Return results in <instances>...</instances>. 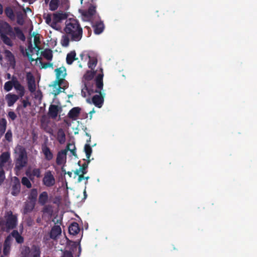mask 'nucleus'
Segmentation results:
<instances>
[{
  "mask_svg": "<svg viewBox=\"0 0 257 257\" xmlns=\"http://www.w3.org/2000/svg\"><path fill=\"white\" fill-rule=\"evenodd\" d=\"M64 34L62 36L60 43L63 47H67L70 41L79 42L83 35V29L78 20L70 19L65 22Z\"/></svg>",
  "mask_w": 257,
  "mask_h": 257,
  "instance_id": "nucleus-1",
  "label": "nucleus"
},
{
  "mask_svg": "<svg viewBox=\"0 0 257 257\" xmlns=\"http://www.w3.org/2000/svg\"><path fill=\"white\" fill-rule=\"evenodd\" d=\"M16 37L23 41L26 39L25 35L19 27L13 28L8 22H0V38L5 44L13 46V43L11 39H15Z\"/></svg>",
  "mask_w": 257,
  "mask_h": 257,
  "instance_id": "nucleus-2",
  "label": "nucleus"
},
{
  "mask_svg": "<svg viewBox=\"0 0 257 257\" xmlns=\"http://www.w3.org/2000/svg\"><path fill=\"white\" fill-rule=\"evenodd\" d=\"M96 7L90 5L87 10L82 12V16L84 21L90 22L93 28L94 33L99 35L104 29V25L98 14L96 12Z\"/></svg>",
  "mask_w": 257,
  "mask_h": 257,
  "instance_id": "nucleus-3",
  "label": "nucleus"
},
{
  "mask_svg": "<svg viewBox=\"0 0 257 257\" xmlns=\"http://www.w3.org/2000/svg\"><path fill=\"white\" fill-rule=\"evenodd\" d=\"M5 217V220H0V230L8 233L16 227L18 221L17 217L10 211L7 213Z\"/></svg>",
  "mask_w": 257,
  "mask_h": 257,
  "instance_id": "nucleus-4",
  "label": "nucleus"
},
{
  "mask_svg": "<svg viewBox=\"0 0 257 257\" xmlns=\"http://www.w3.org/2000/svg\"><path fill=\"white\" fill-rule=\"evenodd\" d=\"M18 150V156L16 159L14 168L17 173L26 167L28 163V157L26 149L22 146H19Z\"/></svg>",
  "mask_w": 257,
  "mask_h": 257,
  "instance_id": "nucleus-5",
  "label": "nucleus"
},
{
  "mask_svg": "<svg viewBox=\"0 0 257 257\" xmlns=\"http://www.w3.org/2000/svg\"><path fill=\"white\" fill-rule=\"evenodd\" d=\"M13 87H14L16 91H20L21 97H23L25 95V87L20 83L15 76H13L11 80L8 81L5 83L4 88L6 91L9 92L12 89Z\"/></svg>",
  "mask_w": 257,
  "mask_h": 257,
  "instance_id": "nucleus-6",
  "label": "nucleus"
},
{
  "mask_svg": "<svg viewBox=\"0 0 257 257\" xmlns=\"http://www.w3.org/2000/svg\"><path fill=\"white\" fill-rule=\"evenodd\" d=\"M103 69L100 68V73L97 74L95 78V82L96 85V89L94 90L95 93L101 94V90L103 89Z\"/></svg>",
  "mask_w": 257,
  "mask_h": 257,
  "instance_id": "nucleus-7",
  "label": "nucleus"
},
{
  "mask_svg": "<svg viewBox=\"0 0 257 257\" xmlns=\"http://www.w3.org/2000/svg\"><path fill=\"white\" fill-rule=\"evenodd\" d=\"M42 182L43 185L48 187L54 185L55 179L51 171H48L45 172Z\"/></svg>",
  "mask_w": 257,
  "mask_h": 257,
  "instance_id": "nucleus-8",
  "label": "nucleus"
},
{
  "mask_svg": "<svg viewBox=\"0 0 257 257\" xmlns=\"http://www.w3.org/2000/svg\"><path fill=\"white\" fill-rule=\"evenodd\" d=\"M21 182L19 179L15 177L11 185V194L14 196H17L21 192Z\"/></svg>",
  "mask_w": 257,
  "mask_h": 257,
  "instance_id": "nucleus-9",
  "label": "nucleus"
},
{
  "mask_svg": "<svg viewBox=\"0 0 257 257\" xmlns=\"http://www.w3.org/2000/svg\"><path fill=\"white\" fill-rule=\"evenodd\" d=\"M18 95L9 93L6 96V100L7 102L8 106H12L19 99L21 98L20 95V91H17Z\"/></svg>",
  "mask_w": 257,
  "mask_h": 257,
  "instance_id": "nucleus-10",
  "label": "nucleus"
},
{
  "mask_svg": "<svg viewBox=\"0 0 257 257\" xmlns=\"http://www.w3.org/2000/svg\"><path fill=\"white\" fill-rule=\"evenodd\" d=\"M26 80L28 87L31 92H34L36 90V84L34 76L30 72L27 73Z\"/></svg>",
  "mask_w": 257,
  "mask_h": 257,
  "instance_id": "nucleus-11",
  "label": "nucleus"
},
{
  "mask_svg": "<svg viewBox=\"0 0 257 257\" xmlns=\"http://www.w3.org/2000/svg\"><path fill=\"white\" fill-rule=\"evenodd\" d=\"M61 110V107L55 104H51L49 107L48 114L51 118L55 119Z\"/></svg>",
  "mask_w": 257,
  "mask_h": 257,
  "instance_id": "nucleus-12",
  "label": "nucleus"
},
{
  "mask_svg": "<svg viewBox=\"0 0 257 257\" xmlns=\"http://www.w3.org/2000/svg\"><path fill=\"white\" fill-rule=\"evenodd\" d=\"M61 232L62 230L60 225H55L50 230V237L53 240H56L58 236L61 235Z\"/></svg>",
  "mask_w": 257,
  "mask_h": 257,
  "instance_id": "nucleus-13",
  "label": "nucleus"
},
{
  "mask_svg": "<svg viewBox=\"0 0 257 257\" xmlns=\"http://www.w3.org/2000/svg\"><path fill=\"white\" fill-rule=\"evenodd\" d=\"M67 150H62L57 153L56 162L58 165H61L66 162Z\"/></svg>",
  "mask_w": 257,
  "mask_h": 257,
  "instance_id": "nucleus-14",
  "label": "nucleus"
},
{
  "mask_svg": "<svg viewBox=\"0 0 257 257\" xmlns=\"http://www.w3.org/2000/svg\"><path fill=\"white\" fill-rule=\"evenodd\" d=\"M104 99L102 93L99 95L96 94L92 98L93 103L98 108H100L103 103Z\"/></svg>",
  "mask_w": 257,
  "mask_h": 257,
  "instance_id": "nucleus-15",
  "label": "nucleus"
},
{
  "mask_svg": "<svg viewBox=\"0 0 257 257\" xmlns=\"http://www.w3.org/2000/svg\"><path fill=\"white\" fill-rule=\"evenodd\" d=\"M42 153L44 155L45 159L48 161H51L53 158V153L50 150V148L46 145H42Z\"/></svg>",
  "mask_w": 257,
  "mask_h": 257,
  "instance_id": "nucleus-16",
  "label": "nucleus"
},
{
  "mask_svg": "<svg viewBox=\"0 0 257 257\" xmlns=\"http://www.w3.org/2000/svg\"><path fill=\"white\" fill-rule=\"evenodd\" d=\"M49 196L48 193L46 191H43L41 193L38 197V203L41 205L44 206L48 202Z\"/></svg>",
  "mask_w": 257,
  "mask_h": 257,
  "instance_id": "nucleus-17",
  "label": "nucleus"
},
{
  "mask_svg": "<svg viewBox=\"0 0 257 257\" xmlns=\"http://www.w3.org/2000/svg\"><path fill=\"white\" fill-rule=\"evenodd\" d=\"M11 237L9 235L6 237L4 243L3 254L5 255H7L9 254L11 249Z\"/></svg>",
  "mask_w": 257,
  "mask_h": 257,
  "instance_id": "nucleus-18",
  "label": "nucleus"
},
{
  "mask_svg": "<svg viewBox=\"0 0 257 257\" xmlns=\"http://www.w3.org/2000/svg\"><path fill=\"white\" fill-rule=\"evenodd\" d=\"M10 153L5 152L2 153L0 156V168H4L5 164L10 159Z\"/></svg>",
  "mask_w": 257,
  "mask_h": 257,
  "instance_id": "nucleus-19",
  "label": "nucleus"
},
{
  "mask_svg": "<svg viewBox=\"0 0 257 257\" xmlns=\"http://www.w3.org/2000/svg\"><path fill=\"white\" fill-rule=\"evenodd\" d=\"M68 231L70 234L75 235L80 231V228L78 224L76 222H72L69 226Z\"/></svg>",
  "mask_w": 257,
  "mask_h": 257,
  "instance_id": "nucleus-20",
  "label": "nucleus"
},
{
  "mask_svg": "<svg viewBox=\"0 0 257 257\" xmlns=\"http://www.w3.org/2000/svg\"><path fill=\"white\" fill-rule=\"evenodd\" d=\"M81 108L79 107L72 108L68 112V116L72 119H76L80 112Z\"/></svg>",
  "mask_w": 257,
  "mask_h": 257,
  "instance_id": "nucleus-21",
  "label": "nucleus"
},
{
  "mask_svg": "<svg viewBox=\"0 0 257 257\" xmlns=\"http://www.w3.org/2000/svg\"><path fill=\"white\" fill-rule=\"evenodd\" d=\"M57 140L60 144H63L66 141V135L63 128H59L57 134Z\"/></svg>",
  "mask_w": 257,
  "mask_h": 257,
  "instance_id": "nucleus-22",
  "label": "nucleus"
},
{
  "mask_svg": "<svg viewBox=\"0 0 257 257\" xmlns=\"http://www.w3.org/2000/svg\"><path fill=\"white\" fill-rule=\"evenodd\" d=\"M29 257H41V249L37 245H33L31 247Z\"/></svg>",
  "mask_w": 257,
  "mask_h": 257,
  "instance_id": "nucleus-23",
  "label": "nucleus"
},
{
  "mask_svg": "<svg viewBox=\"0 0 257 257\" xmlns=\"http://www.w3.org/2000/svg\"><path fill=\"white\" fill-rule=\"evenodd\" d=\"M6 59L9 62V63L13 66H15L16 64L15 58L14 54L8 50H6L4 52Z\"/></svg>",
  "mask_w": 257,
  "mask_h": 257,
  "instance_id": "nucleus-24",
  "label": "nucleus"
},
{
  "mask_svg": "<svg viewBox=\"0 0 257 257\" xmlns=\"http://www.w3.org/2000/svg\"><path fill=\"white\" fill-rule=\"evenodd\" d=\"M88 83L84 82V87L81 90V95L83 97L90 95L92 93H95L93 89L89 88L88 87Z\"/></svg>",
  "mask_w": 257,
  "mask_h": 257,
  "instance_id": "nucleus-25",
  "label": "nucleus"
},
{
  "mask_svg": "<svg viewBox=\"0 0 257 257\" xmlns=\"http://www.w3.org/2000/svg\"><path fill=\"white\" fill-rule=\"evenodd\" d=\"M41 171L40 168H34L33 169L31 174H29L28 172H26V174L29 177L31 180H33L34 178L33 177H36L37 178H40L41 177Z\"/></svg>",
  "mask_w": 257,
  "mask_h": 257,
  "instance_id": "nucleus-26",
  "label": "nucleus"
},
{
  "mask_svg": "<svg viewBox=\"0 0 257 257\" xmlns=\"http://www.w3.org/2000/svg\"><path fill=\"white\" fill-rule=\"evenodd\" d=\"M38 194V189L37 188H33L31 189L28 194V200L29 201H32L36 202Z\"/></svg>",
  "mask_w": 257,
  "mask_h": 257,
  "instance_id": "nucleus-27",
  "label": "nucleus"
},
{
  "mask_svg": "<svg viewBox=\"0 0 257 257\" xmlns=\"http://www.w3.org/2000/svg\"><path fill=\"white\" fill-rule=\"evenodd\" d=\"M35 202L29 201L26 202L25 204L24 211L26 213L31 212L33 211L36 205Z\"/></svg>",
  "mask_w": 257,
  "mask_h": 257,
  "instance_id": "nucleus-28",
  "label": "nucleus"
},
{
  "mask_svg": "<svg viewBox=\"0 0 257 257\" xmlns=\"http://www.w3.org/2000/svg\"><path fill=\"white\" fill-rule=\"evenodd\" d=\"M67 15L65 13H56L53 14V20L58 23L61 22L62 20H65L67 18Z\"/></svg>",
  "mask_w": 257,
  "mask_h": 257,
  "instance_id": "nucleus-29",
  "label": "nucleus"
},
{
  "mask_svg": "<svg viewBox=\"0 0 257 257\" xmlns=\"http://www.w3.org/2000/svg\"><path fill=\"white\" fill-rule=\"evenodd\" d=\"M10 235H12L15 238L16 242L18 243H22L24 242V239L23 237L19 233L17 230H13Z\"/></svg>",
  "mask_w": 257,
  "mask_h": 257,
  "instance_id": "nucleus-30",
  "label": "nucleus"
},
{
  "mask_svg": "<svg viewBox=\"0 0 257 257\" xmlns=\"http://www.w3.org/2000/svg\"><path fill=\"white\" fill-rule=\"evenodd\" d=\"M76 52L75 51H72L70 53H68L66 56V62L68 65L72 64L74 60L77 59L76 58Z\"/></svg>",
  "mask_w": 257,
  "mask_h": 257,
  "instance_id": "nucleus-31",
  "label": "nucleus"
},
{
  "mask_svg": "<svg viewBox=\"0 0 257 257\" xmlns=\"http://www.w3.org/2000/svg\"><path fill=\"white\" fill-rule=\"evenodd\" d=\"M26 16V14L24 13L21 11L17 12L16 13L17 23L19 25L22 26L24 24L25 20L24 17Z\"/></svg>",
  "mask_w": 257,
  "mask_h": 257,
  "instance_id": "nucleus-32",
  "label": "nucleus"
},
{
  "mask_svg": "<svg viewBox=\"0 0 257 257\" xmlns=\"http://www.w3.org/2000/svg\"><path fill=\"white\" fill-rule=\"evenodd\" d=\"M56 74V77H63L65 78L67 73H66V69L65 67H61L58 68L55 70Z\"/></svg>",
  "mask_w": 257,
  "mask_h": 257,
  "instance_id": "nucleus-33",
  "label": "nucleus"
},
{
  "mask_svg": "<svg viewBox=\"0 0 257 257\" xmlns=\"http://www.w3.org/2000/svg\"><path fill=\"white\" fill-rule=\"evenodd\" d=\"M5 13L6 16L11 20L14 21L15 20V15L13 9L10 7H7L5 9Z\"/></svg>",
  "mask_w": 257,
  "mask_h": 257,
  "instance_id": "nucleus-34",
  "label": "nucleus"
},
{
  "mask_svg": "<svg viewBox=\"0 0 257 257\" xmlns=\"http://www.w3.org/2000/svg\"><path fill=\"white\" fill-rule=\"evenodd\" d=\"M95 74V72L91 70H87L83 75V82L89 81L93 79Z\"/></svg>",
  "mask_w": 257,
  "mask_h": 257,
  "instance_id": "nucleus-35",
  "label": "nucleus"
},
{
  "mask_svg": "<svg viewBox=\"0 0 257 257\" xmlns=\"http://www.w3.org/2000/svg\"><path fill=\"white\" fill-rule=\"evenodd\" d=\"M65 82V78L63 77H56V80L54 82V86L55 87L56 85H58L59 87V88H62L63 90L65 89V86H63L62 87L61 86L63 85V84Z\"/></svg>",
  "mask_w": 257,
  "mask_h": 257,
  "instance_id": "nucleus-36",
  "label": "nucleus"
},
{
  "mask_svg": "<svg viewBox=\"0 0 257 257\" xmlns=\"http://www.w3.org/2000/svg\"><path fill=\"white\" fill-rule=\"evenodd\" d=\"M90 160H87V162L83 163L82 165V166L80 165V161L78 162V164L79 166H80L79 169L81 171V173H82L83 174H85L87 173V167H88V165L90 163Z\"/></svg>",
  "mask_w": 257,
  "mask_h": 257,
  "instance_id": "nucleus-37",
  "label": "nucleus"
},
{
  "mask_svg": "<svg viewBox=\"0 0 257 257\" xmlns=\"http://www.w3.org/2000/svg\"><path fill=\"white\" fill-rule=\"evenodd\" d=\"M59 0H51L49 4V9L52 11L56 10L59 6Z\"/></svg>",
  "mask_w": 257,
  "mask_h": 257,
  "instance_id": "nucleus-38",
  "label": "nucleus"
},
{
  "mask_svg": "<svg viewBox=\"0 0 257 257\" xmlns=\"http://www.w3.org/2000/svg\"><path fill=\"white\" fill-rule=\"evenodd\" d=\"M43 208L44 213H46L49 215H52L53 213V207L51 205H45Z\"/></svg>",
  "mask_w": 257,
  "mask_h": 257,
  "instance_id": "nucleus-39",
  "label": "nucleus"
},
{
  "mask_svg": "<svg viewBox=\"0 0 257 257\" xmlns=\"http://www.w3.org/2000/svg\"><path fill=\"white\" fill-rule=\"evenodd\" d=\"M43 57L48 60H51L53 57L52 51L50 49H46L42 52Z\"/></svg>",
  "mask_w": 257,
  "mask_h": 257,
  "instance_id": "nucleus-40",
  "label": "nucleus"
},
{
  "mask_svg": "<svg viewBox=\"0 0 257 257\" xmlns=\"http://www.w3.org/2000/svg\"><path fill=\"white\" fill-rule=\"evenodd\" d=\"M89 57V60L88 63V67L91 70H93L97 63V59L95 57Z\"/></svg>",
  "mask_w": 257,
  "mask_h": 257,
  "instance_id": "nucleus-41",
  "label": "nucleus"
},
{
  "mask_svg": "<svg viewBox=\"0 0 257 257\" xmlns=\"http://www.w3.org/2000/svg\"><path fill=\"white\" fill-rule=\"evenodd\" d=\"M84 151L86 154V156L87 160H90L89 158L92 153V148L89 144H86L84 146Z\"/></svg>",
  "mask_w": 257,
  "mask_h": 257,
  "instance_id": "nucleus-42",
  "label": "nucleus"
},
{
  "mask_svg": "<svg viewBox=\"0 0 257 257\" xmlns=\"http://www.w3.org/2000/svg\"><path fill=\"white\" fill-rule=\"evenodd\" d=\"M49 122H41V126L47 133L53 135V130L49 126Z\"/></svg>",
  "mask_w": 257,
  "mask_h": 257,
  "instance_id": "nucleus-43",
  "label": "nucleus"
},
{
  "mask_svg": "<svg viewBox=\"0 0 257 257\" xmlns=\"http://www.w3.org/2000/svg\"><path fill=\"white\" fill-rule=\"evenodd\" d=\"M21 183L23 185L26 186L27 188H31L32 187V184L30 180L26 177H23L21 180Z\"/></svg>",
  "mask_w": 257,
  "mask_h": 257,
  "instance_id": "nucleus-44",
  "label": "nucleus"
},
{
  "mask_svg": "<svg viewBox=\"0 0 257 257\" xmlns=\"http://www.w3.org/2000/svg\"><path fill=\"white\" fill-rule=\"evenodd\" d=\"M31 248L29 246H25L22 250L21 254L23 257H29Z\"/></svg>",
  "mask_w": 257,
  "mask_h": 257,
  "instance_id": "nucleus-45",
  "label": "nucleus"
},
{
  "mask_svg": "<svg viewBox=\"0 0 257 257\" xmlns=\"http://www.w3.org/2000/svg\"><path fill=\"white\" fill-rule=\"evenodd\" d=\"M67 151L68 150L70 151L72 154L76 157V148L74 146V145L69 143L67 146H66V149Z\"/></svg>",
  "mask_w": 257,
  "mask_h": 257,
  "instance_id": "nucleus-46",
  "label": "nucleus"
},
{
  "mask_svg": "<svg viewBox=\"0 0 257 257\" xmlns=\"http://www.w3.org/2000/svg\"><path fill=\"white\" fill-rule=\"evenodd\" d=\"M5 179V172L4 168H0V186L3 183Z\"/></svg>",
  "mask_w": 257,
  "mask_h": 257,
  "instance_id": "nucleus-47",
  "label": "nucleus"
},
{
  "mask_svg": "<svg viewBox=\"0 0 257 257\" xmlns=\"http://www.w3.org/2000/svg\"><path fill=\"white\" fill-rule=\"evenodd\" d=\"M43 18L45 20V22L47 24H50L51 22H52L51 14H44L43 15Z\"/></svg>",
  "mask_w": 257,
  "mask_h": 257,
  "instance_id": "nucleus-48",
  "label": "nucleus"
},
{
  "mask_svg": "<svg viewBox=\"0 0 257 257\" xmlns=\"http://www.w3.org/2000/svg\"><path fill=\"white\" fill-rule=\"evenodd\" d=\"M12 133L11 130H9L7 131L6 134H5V139L9 142H11L12 141Z\"/></svg>",
  "mask_w": 257,
  "mask_h": 257,
  "instance_id": "nucleus-49",
  "label": "nucleus"
},
{
  "mask_svg": "<svg viewBox=\"0 0 257 257\" xmlns=\"http://www.w3.org/2000/svg\"><path fill=\"white\" fill-rule=\"evenodd\" d=\"M8 116L12 120H15L17 117V114L13 111H10L8 112Z\"/></svg>",
  "mask_w": 257,
  "mask_h": 257,
  "instance_id": "nucleus-50",
  "label": "nucleus"
},
{
  "mask_svg": "<svg viewBox=\"0 0 257 257\" xmlns=\"http://www.w3.org/2000/svg\"><path fill=\"white\" fill-rule=\"evenodd\" d=\"M61 198L60 196H56L53 201V203L59 206L61 203Z\"/></svg>",
  "mask_w": 257,
  "mask_h": 257,
  "instance_id": "nucleus-51",
  "label": "nucleus"
},
{
  "mask_svg": "<svg viewBox=\"0 0 257 257\" xmlns=\"http://www.w3.org/2000/svg\"><path fill=\"white\" fill-rule=\"evenodd\" d=\"M43 68L46 69L49 67H51L53 66V64L50 62H44L41 63Z\"/></svg>",
  "mask_w": 257,
  "mask_h": 257,
  "instance_id": "nucleus-52",
  "label": "nucleus"
},
{
  "mask_svg": "<svg viewBox=\"0 0 257 257\" xmlns=\"http://www.w3.org/2000/svg\"><path fill=\"white\" fill-rule=\"evenodd\" d=\"M58 22L55 21L53 20V21L51 22L50 24L49 25L52 28L57 29L56 28V26Z\"/></svg>",
  "mask_w": 257,
  "mask_h": 257,
  "instance_id": "nucleus-53",
  "label": "nucleus"
},
{
  "mask_svg": "<svg viewBox=\"0 0 257 257\" xmlns=\"http://www.w3.org/2000/svg\"><path fill=\"white\" fill-rule=\"evenodd\" d=\"M23 107L26 108L29 104H30V102L26 100H23L22 101Z\"/></svg>",
  "mask_w": 257,
  "mask_h": 257,
  "instance_id": "nucleus-54",
  "label": "nucleus"
},
{
  "mask_svg": "<svg viewBox=\"0 0 257 257\" xmlns=\"http://www.w3.org/2000/svg\"><path fill=\"white\" fill-rule=\"evenodd\" d=\"M84 174H83L81 173V174L80 175H79L78 178V182H80L83 179H84Z\"/></svg>",
  "mask_w": 257,
  "mask_h": 257,
  "instance_id": "nucleus-55",
  "label": "nucleus"
},
{
  "mask_svg": "<svg viewBox=\"0 0 257 257\" xmlns=\"http://www.w3.org/2000/svg\"><path fill=\"white\" fill-rule=\"evenodd\" d=\"M34 42L35 43L36 46L37 45L38 43H40V39L39 37H37L36 36H35L34 37Z\"/></svg>",
  "mask_w": 257,
  "mask_h": 257,
  "instance_id": "nucleus-56",
  "label": "nucleus"
},
{
  "mask_svg": "<svg viewBox=\"0 0 257 257\" xmlns=\"http://www.w3.org/2000/svg\"><path fill=\"white\" fill-rule=\"evenodd\" d=\"M63 257H73V256L70 252H67L64 253Z\"/></svg>",
  "mask_w": 257,
  "mask_h": 257,
  "instance_id": "nucleus-57",
  "label": "nucleus"
},
{
  "mask_svg": "<svg viewBox=\"0 0 257 257\" xmlns=\"http://www.w3.org/2000/svg\"><path fill=\"white\" fill-rule=\"evenodd\" d=\"M95 111L94 110V109L93 108L92 110H91L89 112V113L90 114V119H92V114L95 113Z\"/></svg>",
  "mask_w": 257,
  "mask_h": 257,
  "instance_id": "nucleus-58",
  "label": "nucleus"
},
{
  "mask_svg": "<svg viewBox=\"0 0 257 257\" xmlns=\"http://www.w3.org/2000/svg\"><path fill=\"white\" fill-rule=\"evenodd\" d=\"M80 172H81V171L79 169H77L76 171H74V174L76 175H78L79 176V175H80Z\"/></svg>",
  "mask_w": 257,
  "mask_h": 257,
  "instance_id": "nucleus-59",
  "label": "nucleus"
},
{
  "mask_svg": "<svg viewBox=\"0 0 257 257\" xmlns=\"http://www.w3.org/2000/svg\"><path fill=\"white\" fill-rule=\"evenodd\" d=\"M4 12L3 7L2 5L0 3V15H2Z\"/></svg>",
  "mask_w": 257,
  "mask_h": 257,
  "instance_id": "nucleus-60",
  "label": "nucleus"
},
{
  "mask_svg": "<svg viewBox=\"0 0 257 257\" xmlns=\"http://www.w3.org/2000/svg\"><path fill=\"white\" fill-rule=\"evenodd\" d=\"M61 89V88H59V87L58 86V88L57 89V91L55 93V95L57 94H58L61 92V90H60Z\"/></svg>",
  "mask_w": 257,
  "mask_h": 257,
  "instance_id": "nucleus-61",
  "label": "nucleus"
},
{
  "mask_svg": "<svg viewBox=\"0 0 257 257\" xmlns=\"http://www.w3.org/2000/svg\"><path fill=\"white\" fill-rule=\"evenodd\" d=\"M23 10H24V13H25V14H26V11H31V9L30 8H29V7H27L26 8V9H23Z\"/></svg>",
  "mask_w": 257,
  "mask_h": 257,
  "instance_id": "nucleus-62",
  "label": "nucleus"
},
{
  "mask_svg": "<svg viewBox=\"0 0 257 257\" xmlns=\"http://www.w3.org/2000/svg\"><path fill=\"white\" fill-rule=\"evenodd\" d=\"M66 174H67L69 176V177H72V173L71 172L68 171Z\"/></svg>",
  "mask_w": 257,
  "mask_h": 257,
  "instance_id": "nucleus-63",
  "label": "nucleus"
},
{
  "mask_svg": "<svg viewBox=\"0 0 257 257\" xmlns=\"http://www.w3.org/2000/svg\"><path fill=\"white\" fill-rule=\"evenodd\" d=\"M85 28L88 30V31L89 33L90 32H91V29H90V28L89 27L86 26Z\"/></svg>",
  "mask_w": 257,
  "mask_h": 257,
  "instance_id": "nucleus-64",
  "label": "nucleus"
}]
</instances>
